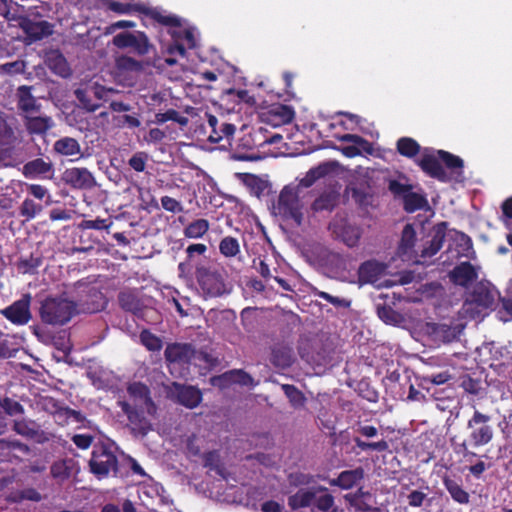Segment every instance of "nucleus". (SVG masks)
I'll use <instances>...</instances> for the list:
<instances>
[{
	"mask_svg": "<svg viewBox=\"0 0 512 512\" xmlns=\"http://www.w3.org/2000/svg\"><path fill=\"white\" fill-rule=\"evenodd\" d=\"M438 158L445 164L446 168L451 171L458 170V174L463 173L464 161L448 151L438 150L437 151Z\"/></svg>",
	"mask_w": 512,
	"mask_h": 512,
	"instance_id": "obj_45",
	"label": "nucleus"
},
{
	"mask_svg": "<svg viewBox=\"0 0 512 512\" xmlns=\"http://www.w3.org/2000/svg\"><path fill=\"white\" fill-rule=\"evenodd\" d=\"M363 478L364 469L362 467H358L353 470L342 471L337 478L330 481V484L332 486H338L341 489L348 490L358 485Z\"/></svg>",
	"mask_w": 512,
	"mask_h": 512,
	"instance_id": "obj_29",
	"label": "nucleus"
},
{
	"mask_svg": "<svg viewBox=\"0 0 512 512\" xmlns=\"http://www.w3.org/2000/svg\"><path fill=\"white\" fill-rule=\"evenodd\" d=\"M43 259L41 256L30 254L28 257H21L16 262V268L21 274L34 275L37 273L38 268L42 265Z\"/></svg>",
	"mask_w": 512,
	"mask_h": 512,
	"instance_id": "obj_38",
	"label": "nucleus"
},
{
	"mask_svg": "<svg viewBox=\"0 0 512 512\" xmlns=\"http://www.w3.org/2000/svg\"><path fill=\"white\" fill-rule=\"evenodd\" d=\"M387 266L377 260H367L360 264L357 275L359 284H373L385 273Z\"/></svg>",
	"mask_w": 512,
	"mask_h": 512,
	"instance_id": "obj_18",
	"label": "nucleus"
},
{
	"mask_svg": "<svg viewBox=\"0 0 512 512\" xmlns=\"http://www.w3.org/2000/svg\"><path fill=\"white\" fill-rule=\"evenodd\" d=\"M500 300V293L490 282H478L463 304L464 313L472 319L486 315Z\"/></svg>",
	"mask_w": 512,
	"mask_h": 512,
	"instance_id": "obj_1",
	"label": "nucleus"
},
{
	"mask_svg": "<svg viewBox=\"0 0 512 512\" xmlns=\"http://www.w3.org/2000/svg\"><path fill=\"white\" fill-rule=\"evenodd\" d=\"M440 161L438 155L424 154L419 160L418 165L429 177L437 179L440 182H447L449 178Z\"/></svg>",
	"mask_w": 512,
	"mask_h": 512,
	"instance_id": "obj_21",
	"label": "nucleus"
},
{
	"mask_svg": "<svg viewBox=\"0 0 512 512\" xmlns=\"http://www.w3.org/2000/svg\"><path fill=\"white\" fill-rule=\"evenodd\" d=\"M118 304L125 312L139 317L143 315L145 304L137 289L125 288L118 293Z\"/></svg>",
	"mask_w": 512,
	"mask_h": 512,
	"instance_id": "obj_16",
	"label": "nucleus"
},
{
	"mask_svg": "<svg viewBox=\"0 0 512 512\" xmlns=\"http://www.w3.org/2000/svg\"><path fill=\"white\" fill-rule=\"evenodd\" d=\"M195 274L199 288L205 298L221 297L229 294L232 290L223 269L200 266L197 267Z\"/></svg>",
	"mask_w": 512,
	"mask_h": 512,
	"instance_id": "obj_4",
	"label": "nucleus"
},
{
	"mask_svg": "<svg viewBox=\"0 0 512 512\" xmlns=\"http://www.w3.org/2000/svg\"><path fill=\"white\" fill-rule=\"evenodd\" d=\"M90 471L98 478L102 479L107 477L110 472L114 476L118 474V459L117 456L110 451L106 446L100 445L94 447L89 461Z\"/></svg>",
	"mask_w": 512,
	"mask_h": 512,
	"instance_id": "obj_8",
	"label": "nucleus"
},
{
	"mask_svg": "<svg viewBox=\"0 0 512 512\" xmlns=\"http://www.w3.org/2000/svg\"><path fill=\"white\" fill-rule=\"evenodd\" d=\"M492 420L493 418L490 414L474 409L466 422L468 431L466 440L469 441L471 447L481 448L493 441L496 430Z\"/></svg>",
	"mask_w": 512,
	"mask_h": 512,
	"instance_id": "obj_3",
	"label": "nucleus"
},
{
	"mask_svg": "<svg viewBox=\"0 0 512 512\" xmlns=\"http://www.w3.org/2000/svg\"><path fill=\"white\" fill-rule=\"evenodd\" d=\"M112 42L120 49L131 47L138 55L141 56L148 54L150 48H152V45L144 32H137L136 34L121 32L113 37Z\"/></svg>",
	"mask_w": 512,
	"mask_h": 512,
	"instance_id": "obj_12",
	"label": "nucleus"
},
{
	"mask_svg": "<svg viewBox=\"0 0 512 512\" xmlns=\"http://www.w3.org/2000/svg\"><path fill=\"white\" fill-rule=\"evenodd\" d=\"M340 142L352 143L353 145L345 146L341 149L344 156L353 158L361 155L362 151L370 153L372 150L371 143L357 134H344L339 138Z\"/></svg>",
	"mask_w": 512,
	"mask_h": 512,
	"instance_id": "obj_20",
	"label": "nucleus"
},
{
	"mask_svg": "<svg viewBox=\"0 0 512 512\" xmlns=\"http://www.w3.org/2000/svg\"><path fill=\"white\" fill-rule=\"evenodd\" d=\"M453 450L457 455H461L463 459L466 461H471L473 458L478 455L473 451V447H471L469 441L463 440L462 442H456L452 440Z\"/></svg>",
	"mask_w": 512,
	"mask_h": 512,
	"instance_id": "obj_54",
	"label": "nucleus"
},
{
	"mask_svg": "<svg viewBox=\"0 0 512 512\" xmlns=\"http://www.w3.org/2000/svg\"><path fill=\"white\" fill-rule=\"evenodd\" d=\"M30 303V294H24L21 299L2 309L0 313L12 324L23 326L32 318Z\"/></svg>",
	"mask_w": 512,
	"mask_h": 512,
	"instance_id": "obj_11",
	"label": "nucleus"
},
{
	"mask_svg": "<svg viewBox=\"0 0 512 512\" xmlns=\"http://www.w3.org/2000/svg\"><path fill=\"white\" fill-rule=\"evenodd\" d=\"M196 356L197 350L191 343H169L164 350L165 362L170 372L174 369L188 368Z\"/></svg>",
	"mask_w": 512,
	"mask_h": 512,
	"instance_id": "obj_7",
	"label": "nucleus"
},
{
	"mask_svg": "<svg viewBox=\"0 0 512 512\" xmlns=\"http://www.w3.org/2000/svg\"><path fill=\"white\" fill-rule=\"evenodd\" d=\"M23 120L27 132L31 135L43 136L54 125L52 118L49 116L24 115Z\"/></svg>",
	"mask_w": 512,
	"mask_h": 512,
	"instance_id": "obj_28",
	"label": "nucleus"
},
{
	"mask_svg": "<svg viewBox=\"0 0 512 512\" xmlns=\"http://www.w3.org/2000/svg\"><path fill=\"white\" fill-rule=\"evenodd\" d=\"M328 229L334 238L341 240L349 248L356 247L362 236V228L344 217H334Z\"/></svg>",
	"mask_w": 512,
	"mask_h": 512,
	"instance_id": "obj_10",
	"label": "nucleus"
},
{
	"mask_svg": "<svg viewBox=\"0 0 512 512\" xmlns=\"http://www.w3.org/2000/svg\"><path fill=\"white\" fill-rule=\"evenodd\" d=\"M416 231L412 224L404 226L401 239L397 248V254L403 260H411L415 256Z\"/></svg>",
	"mask_w": 512,
	"mask_h": 512,
	"instance_id": "obj_25",
	"label": "nucleus"
},
{
	"mask_svg": "<svg viewBox=\"0 0 512 512\" xmlns=\"http://www.w3.org/2000/svg\"><path fill=\"white\" fill-rule=\"evenodd\" d=\"M397 152L407 158L415 157L421 150L419 143L410 137H401L396 143Z\"/></svg>",
	"mask_w": 512,
	"mask_h": 512,
	"instance_id": "obj_40",
	"label": "nucleus"
},
{
	"mask_svg": "<svg viewBox=\"0 0 512 512\" xmlns=\"http://www.w3.org/2000/svg\"><path fill=\"white\" fill-rule=\"evenodd\" d=\"M202 459L204 467L209 468L210 470H214L217 473L221 474V458L217 450L205 452L202 456Z\"/></svg>",
	"mask_w": 512,
	"mask_h": 512,
	"instance_id": "obj_53",
	"label": "nucleus"
},
{
	"mask_svg": "<svg viewBox=\"0 0 512 512\" xmlns=\"http://www.w3.org/2000/svg\"><path fill=\"white\" fill-rule=\"evenodd\" d=\"M147 64L144 61H138L130 56H120L116 59V66L121 71L141 72Z\"/></svg>",
	"mask_w": 512,
	"mask_h": 512,
	"instance_id": "obj_48",
	"label": "nucleus"
},
{
	"mask_svg": "<svg viewBox=\"0 0 512 512\" xmlns=\"http://www.w3.org/2000/svg\"><path fill=\"white\" fill-rule=\"evenodd\" d=\"M425 334L436 344L451 343L458 338L460 330L456 326L445 323L427 322Z\"/></svg>",
	"mask_w": 512,
	"mask_h": 512,
	"instance_id": "obj_14",
	"label": "nucleus"
},
{
	"mask_svg": "<svg viewBox=\"0 0 512 512\" xmlns=\"http://www.w3.org/2000/svg\"><path fill=\"white\" fill-rule=\"evenodd\" d=\"M44 402L47 410L59 418H63L65 421L71 418L77 422L83 420V415L80 411L74 410L67 406H62L61 403L53 397L45 398Z\"/></svg>",
	"mask_w": 512,
	"mask_h": 512,
	"instance_id": "obj_30",
	"label": "nucleus"
},
{
	"mask_svg": "<svg viewBox=\"0 0 512 512\" xmlns=\"http://www.w3.org/2000/svg\"><path fill=\"white\" fill-rule=\"evenodd\" d=\"M0 407L7 415L12 417L24 414L23 405L10 397H4L0 399Z\"/></svg>",
	"mask_w": 512,
	"mask_h": 512,
	"instance_id": "obj_51",
	"label": "nucleus"
},
{
	"mask_svg": "<svg viewBox=\"0 0 512 512\" xmlns=\"http://www.w3.org/2000/svg\"><path fill=\"white\" fill-rule=\"evenodd\" d=\"M450 281L461 287H468L478 278L476 268L468 261L461 262L449 272Z\"/></svg>",
	"mask_w": 512,
	"mask_h": 512,
	"instance_id": "obj_19",
	"label": "nucleus"
},
{
	"mask_svg": "<svg viewBox=\"0 0 512 512\" xmlns=\"http://www.w3.org/2000/svg\"><path fill=\"white\" fill-rule=\"evenodd\" d=\"M53 172V164L43 158H36L28 161L23 166V174L27 178H36Z\"/></svg>",
	"mask_w": 512,
	"mask_h": 512,
	"instance_id": "obj_33",
	"label": "nucleus"
},
{
	"mask_svg": "<svg viewBox=\"0 0 512 512\" xmlns=\"http://www.w3.org/2000/svg\"><path fill=\"white\" fill-rule=\"evenodd\" d=\"M270 362L277 368H289L294 362L293 348L286 344H276L272 347Z\"/></svg>",
	"mask_w": 512,
	"mask_h": 512,
	"instance_id": "obj_27",
	"label": "nucleus"
},
{
	"mask_svg": "<svg viewBox=\"0 0 512 512\" xmlns=\"http://www.w3.org/2000/svg\"><path fill=\"white\" fill-rule=\"evenodd\" d=\"M26 197L18 208L19 216L31 221L52 204L49 190L40 184H26Z\"/></svg>",
	"mask_w": 512,
	"mask_h": 512,
	"instance_id": "obj_5",
	"label": "nucleus"
},
{
	"mask_svg": "<svg viewBox=\"0 0 512 512\" xmlns=\"http://www.w3.org/2000/svg\"><path fill=\"white\" fill-rule=\"evenodd\" d=\"M175 398L177 402L186 408H196L202 401L201 391L194 386L174 383Z\"/></svg>",
	"mask_w": 512,
	"mask_h": 512,
	"instance_id": "obj_22",
	"label": "nucleus"
},
{
	"mask_svg": "<svg viewBox=\"0 0 512 512\" xmlns=\"http://www.w3.org/2000/svg\"><path fill=\"white\" fill-rule=\"evenodd\" d=\"M207 122L209 127L211 128V133L209 135V141L213 143H218L224 138H229L235 133V125L227 122L221 123L219 125V120L215 115L206 114Z\"/></svg>",
	"mask_w": 512,
	"mask_h": 512,
	"instance_id": "obj_26",
	"label": "nucleus"
},
{
	"mask_svg": "<svg viewBox=\"0 0 512 512\" xmlns=\"http://www.w3.org/2000/svg\"><path fill=\"white\" fill-rule=\"evenodd\" d=\"M228 96L233 97L238 103H245L249 106H254L256 104V99L253 95H250L249 91L246 89H235L230 88L225 91Z\"/></svg>",
	"mask_w": 512,
	"mask_h": 512,
	"instance_id": "obj_52",
	"label": "nucleus"
},
{
	"mask_svg": "<svg viewBox=\"0 0 512 512\" xmlns=\"http://www.w3.org/2000/svg\"><path fill=\"white\" fill-rule=\"evenodd\" d=\"M41 105L31 93V87L22 85L17 89V108L20 115H31L40 111Z\"/></svg>",
	"mask_w": 512,
	"mask_h": 512,
	"instance_id": "obj_23",
	"label": "nucleus"
},
{
	"mask_svg": "<svg viewBox=\"0 0 512 512\" xmlns=\"http://www.w3.org/2000/svg\"><path fill=\"white\" fill-rule=\"evenodd\" d=\"M108 8L118 14H128L132 10L139 11L148 18L163 26L169 28H181V19L178 16L173 14H165L157 8H148L139 4L133 5L130 3H121L118 1L110 2Z\"/></svg>",
	"mask_w": 512,
	"mask_h": 512,
	"instance_id": "obj_6",
	"label": "nucleus"
},
{
	"mask_svg": "<svg viewBox=\"0 0 512 512\" xmlns=\"http://www.w3.org/2000/svg\"><path fill=\"white\" fill-rule=\"evenodd\" d=\"M294 117V109L285 104H273L263 114L264 121L274 127L289 124L293 121Z\"/></svg>",
	"mask_w": 512,
	"mask_h": 512,
	"instance_id": "obj_17",
	"label": "nucleus"
},
{
	"mask_svg": "<svg viewBox=\"0 0 512 512\" xmlns=\"http://www.w3.org/2000/svg\"><path fill=\"white\" fill-rule=\"evenodd\" d=\"M141 344L151 352H158L163 347L160 337L153 334L149 329H143L139 335Z\"/></svg>",
	"mask_w": 512,
	"mask_h": 512,
	"instance_id": "obj_46",
	"label": "nucleus"
},
{
	"mask_svg": "<svg viewBox=\"0 0 512 512\" xmlns=\"http://www.w3.org/2000/svg\"><path fill=\"white\" fill-rule=\"evenodd\" d=\"M172 38H178L179 40H184L187 43L188 48H195L196 42L195 37L190 29H180L178 31L173 30L171 32Z\"/></svg>",
	"mask_w": 512,
	"mask_h": 512,
	"instance_id": "obj_64",
	"label": "nucleus"
},
{
	"mask_svg": "<svg viewBox=\"0 0 512 512\" xmlns=\"http://www.w3.org/2000/svg\"><path fill=\"white\" fill-rule=\"evenodd\" d=\"M377 314L387 324L397 323L400 319V314L387 305L378 306Z\"/></svg>",
	"mask_w": 512,
	"mask_h": 512,
	"instance_id": "obj_56",
	"label": "nucleus"
},
{
	"mask_svg": "<svg viewBox=\"0 0 512 512\" xmlns=\"http://www.w3.org/2000/svg\"><path fill=\"white\" fill-rule=\"evenodd\" d=\"M119 406L127 416L132 431L146 435L152 429V425L142 409L133 407L126 401L119 402Z\"/></svg>",
	"mask_w": 512,
	"mask_h": 512,
	"instance_id": "obj_15",
	"label": "nucleus"
},
{
	"mask_svg": "<svg viewBox=\"0 0 512 512\" xmlns=\"http://www.w3.org/2000/svg\"><path fill=\"white\" fill-rule=\"evenodd\" d=\"M444 239H445L444 232L439 231V230L436 231L435 234L433 235V237L431 238V240L429 241L428 246H425L421 250L420 256L423 259H426V258H430V257H433L434 255H436L442 248Z\"/></svg>",
	"mask_w": 512,
	"mask_h": 512,
	"instance_id": "obj_43",
	"label": "nucleus"
},
{
	"mask_svg": "<svg viewBox=\"0 0 512 512\" xmlns=\"http://www.w3.org/2000/svg\"><path fill=\"white\" fill-rule=\"evenodd\" d=\"M403 208L407 213L417 210H429L430 206L425 195L411 191L404 196Z\"/></svg>",
	"mask_w": 512,
	"mask_h": 512,
	"instance_id": "obj_37",
	"label": "nucleus"
},
{
	"mask_svg": "<svg viewBox=\"0 0 512 512\" xmlns=\"http://www.w3.org/2000/svg\"><path fill=\"white\" fill-rule=\"evenodd\" d=\"M21 27L27 37L32 41L42 40L44 37H48L53 33V25L46 20L32 21L25 19L21 23Z\"/></svg>",
	"mask_w": 512,
	"mask_h": 512,
	"instance_id": "obj_24",
	"label": "nucleus"
},
{
	"mask_svg": "<svg viewBox=\"0 0 512 512\" xmlns=\"http://www.w3.org/2000/svg\"><path fill=\"white\" fill-rule=\"evenodd\" d=\"M13 429L17 434L24 436H33L37 433L34 423L24 419L14 420Z\"/></svg>",
	"mask_w": 512,
	"mask_h": 512,
	"instance_id": "obj_60",
	"label": "nucleus"
},
{
	"mask_svg": "<svg viewBox=\"0 0 512 512\" xmlns=\"http://www.w3.org/2000/svg\"><path fill=\"white\" fill-rule=\"evenodd\" d=\"M219 251L226 258L235 257L240 253V244L237 238L226 236L219 243Z\"/></svg>",
	"mask_w": 512,
	"mask_h": 512,
	"instance_id": "obj_47",
	"label": "nucleus"
},
{
	"mask_svg": "<svg viewBox=\"0 0 512 512\" xmlns=\"http://www.w3.org/2000/svg\"><path fill=\"white\" fill-rule=\"evenodd\" d=\"M148 161V154L146 152H136L128 160V165L136 172H143L146 168Z\"/></svg>",
	"mask_w": 512,
	"mask_h": 512,
	"instance_id": "obj_58",
	"label": "nucleus"
},
{
	"mask_svg": "<svg viewBox=\"0 0 512 512\" xmlns=\"http://www.w3.org/2000/svg\"><path fill=\"white\" fill-rule=\"evenodd\" d=\"M340 193L329 188L323 191L312 203V209L315 212L332 211L339 202Z\"/></svg>",
	"mask_w": 512,
	"mask_h": 512,
	"instance_id": "obj_31",
	"label": "nucleus"
},
{
	"mask_svg": "<svg viewBox=\"0 0 512 512\" xmlns=\"http://www.w3.org/2000/svg\"><path fill=\"white\" fill-rule=\"evenodd\" d=\"M210 224L207 219H197L184 228V236L191 239L203 237L209 230Z\"/></svg>",
	"mask_w": 512,
	"mask_h": 512,
	"instance_id": "obj_41",
	"label": "nucleus"
},
{
	"mask_svg": "<svg viewBox=\"0 0 512 512\" xmlns=\"http://www.w3.org/2000/svg\"><path fill=\"white\" fill-rule=\"evenodd\" d=\"M330 172L328 164H320L317 167L311 168L301 179L300 184L303 187H311L318 179L325 177Z\"/></svg>",
	"mask_w": 512,
	"mask_h": 512,
	"instance_id": "obj_42",
	"label": "nucleus"
},
{
	"mask_svg": "<svg viewBox=\"0 0 512 512\" xmlns=\"http://www.w3.org/2000/svg\"><path fill=\"white\" fill-rule=\"evenodd\" d=\"M77 312L74 301L63 297H46L39 309L43 323L53 326H63L68 323Z\"/></svg>",
	"mask_w": 512,
	"mask_h": 512,
	"instance_id": "obj_2",
	"label": "nucleus"
},
{
	"mask_svg": "<svg viewBox=\"0 0 512 512\" xmlns=\"http://www.w3.org/2000/svg\"><path fill=\"white\" fill-rule=\"evenodd\" d=\"M317 491L323 492L318 498H315V506L323 512L329 511L334 505V497L326 492V489L319 488Z\"/></svg>",
	"mask_w": 512,
	"mask_h": 512,
	"instance_id": "obj_57",
	"label": "nucleus"
},
{
	"mask_svg": "<svg viewBox=\"0 0 512 512\" xmlns=\"http://www.w3.org/2000/svg\"><path fill=\"white\" fill-rule=\"evenodd\" d=\"M72 459H62L54 462L50 467L51 476L61 482L70 478L72 474Z\"/></svg>",
	"mask_w": 512,
	"mask_h": 512,
	"instance_id": "obj_39",
	"label": "nucleus"
},
{
	"mask_svg": "<svg viewBox=\"0 0 512 512\" xmlns=\"http://www.w3.org/2000/svg\"><path fill=\"white\" fill-rule=\"evenodd\" d=\"M301 201L295 189L285 186L279 194L276 209L284 220H292L297 226L302 224Z\"/></svg>",
	"mask_w": 512,
	"mask_h": 512,
	"instance_id": "obj_9",
	"label": "nucleus"
},
{
	"mask_svg": "<svg viewBox=\"0 0 512 512\" xmlns=\"http://www.w3.org/2000/svg\"><path fill=\"white\" fill-rule=\"evenodd\" d=\"M492 358L501 364L512 361V351L507 346H493L491 348Z\"/></svg>",
	"mask_w": 512,
	"mask_h": 512,
	"instance_id": "obj_62",
	"label": "nucleus"
},
{
	"mask_svg": "<svg viewBox=\"0 0 512 512\" xmlns=\"http://www.w3.org/2000/svg\"><path fill=\"white\" fill-rule=\"evenodd\" d=\"M47 67L56 75L66 78L70 76L71 69L66 58L58 51H51L45 60Z\"/></svg>",
	"mask_w": 512,
	"mask_h": 512,
	"instance_id": "obj_32",
	"label": "nucleus"
},
{
	"mask_svg": "<svg viewBox=\"0 0 512 512\" xmlns=\"http://www.w3.org/2000/svg\"><path fill=\"white\" fill-rule=\"evenodd\" d=\"M317 490L299 489L288 498V505L292 510L309 507L316 498Z\"/></svg>",
	"mask_w": 512,
	"mask_h": 512,
	"instance_id": "obj_34",
	"label": "nucleus"
},
{
	"mask_svg": "<svg viewBox=\"0 0 512 512\" xmlns=\"http://www.w3.org/2000/svg\"><path fill=\"white\" fill-rule=\"evenodd\" d=\"M282 390L292 407L296 409L304 407L306 403V397L304 396L303 392L300 391L296 386L292 384H283Z\"/></svg>",
	"mask_w": 512,
	"mask_h": 512,
	"instance_id": "obj_44",
	"label": "nucleus"
},
{
	"mask_svg": "<svg viewBox=\"0 0 512 512\" xmlns=\"http://www.w3.org/2000/svg\"><path fill=\"white\" fill-rule=\"evenodd\" d=\"M74 94L81 106L89 112H94L101 106L99 102H94L92 100L93 97L91 96V90L78 88L75 90Z\"/></svg>",
	"mask_w": 512,
	"mask_h": 512,
	"instance_id": "obj_49",
	"label": "nucleus"
},
{
	"mask_svg": "<svg viewBox=\"0 0 512 512\" xmlns=\"http://www.w3.org/2000/svg\"><path fill=\"white\" fill-rule=\"evenodd\" d=\"M160 201L162 208L168 212L181 213L184 210L181 202L170 196L165 195L161 197Z\"/></svg>",
	"mask_w": 512,
	"mask_h": 512,
	"instance_id": "obj_63",
	"label": "nucleus"
},
{
	"mask_svg": "<svg viewBox=\"0 0 512 512\" xmlns=\"http://www.w3.org/2000/svg\"><path fill=\"white\" fill-rule=\"evenodd\" d=\"M53 149L57 154L62 156L81 155L79 142L75 138L68 136L56 140Z\"/></svg>",
	"mask_w": 512,
	"mask_h": 512,
	"instance_id": "obj_36",
	"label": "nucleus"
},
{
	"mask_svg": "<svg viewBox=\"0 0 512 512\" xmlns=\"http://www.w3.org/2000/svg\"><path fill=\"white\" fill-rule=\"evenodd\" d=\"M354 442L356 446L361 449L362 451H378L383 452L386 451L389 448V445L387 441L384 439L378 441V442H366L360 439L359 437L354 438Z\"/></svg>",
	"mask_w": 512,
	"mask_h": 512,
	"instance_id": "obj_55",
	"label": "nucleus"
},
{
	"mask_svg": "<svg viewBox=\"0 0 512 512\" xmlns=\"http://www.w3.org/2000/svg\"><path fill=\"white\" fill-rule=\"evenodd\" d=\"M228 374L230 376V383L233 384H239L241 386H247L251 387L254 386V379L252 376L244 371L243 369H232L228 371Z\"/></svg>",
	"mask_w": 512,
	"mask_h": 512,
	"instance_id": "obj_50",
	"label": "nucleus"
},
{
	"mask_svg": "<svg viewBox=\"0 0 512 512\" xmlns=\"http://www.w3.org/2000/svg\"><path fill=\"white\" fill-rule=\"evenodd\" d=\"M128 392L131 396L145 399L146 403H152L149 388L141 382H135L129 385Z\"/></svg>",
	"mask_w": 512,
	"mask_h": 512,
	"instance_id": "obj_59",
	"label": "nucleus"
},
{
	"mask_svg": "<svg viewBox=\"0 0 512 512\" xmlns=\"http://www.w3.org/2000/svg\"><path fill=\"white\" fill-rule=\"evenodd\" d=\"M443 485L455 502L459 504L469 503L470 495L464 490L459 481L446 476L443 478Z\"/></svg>",
	"mask_w": 512,
	"mask_h": 512,
	"instance_id": "obj_35",
	"label": "nucleus"
},
{
	"mask_svg": "<svg viewBox=\"0 0 512 512\" xmlns=\"http://www.w3.org/2000/svg\"><path fill=\"white\" fill-rule=\"evenodd\" d=\"M64 182L73 189L90 190L96 185L93 174L85 167H73L63 174Z\"/></svg>",
	"mask_w": 512,
	"mask_h": 512,
	"instance_id": "obj_13",
	"label": "nucleus"
},
{
	"mask_svg": "<svg viewBox=\"0 0 512 512\" xmlns=\"http://www.w3.org/2000/svg\"><path fill=\"white\" fill-rule=\"evenodd\" d=\"M389 191L395 197H402L404 200V196L412 191V185L401 183L398 180H390L388 185Z\"/></svg>",
	"mask_w": 512,
	"mask_h": 512,
	"instance_id": "obj_61",
	"label": "nucleus"
}]
</instances>
